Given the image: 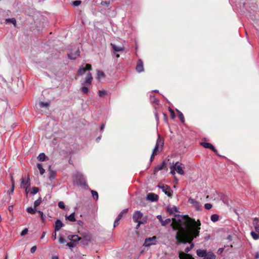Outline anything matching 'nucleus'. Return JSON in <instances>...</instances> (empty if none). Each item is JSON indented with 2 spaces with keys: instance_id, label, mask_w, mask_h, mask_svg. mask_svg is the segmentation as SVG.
Returning a JSON list of instances; mask_svg holds the SVG:
<instances>
[{
  "instance_id": "nucleus-27",
  "label": "nucleus",
  "mask_w": 259,
  "mask_h": 259,
  "mask_svg": "<svg viewBox=\"0 0 259 259\" xmlns=\"http://www.w3.org/2000/svg\"><path fill=\"white\" fill-rule=\"evenodd\" d=\"M7 23H12L15 27L16 26L17 22L15 18H8L6 20Z\"/></svg>"
},
{
  "instance_id": "nucleus-8",
  "label": "nucleus",
  "mask_w": 259,
  "mask_h": 259,
  "mask_svg": "<svg viewBox=\"0 0 259 259\" xmlns=\"http://www.w3.org/2000/svg\"><path fill=\"white\" fill-rule=\"evenodd\" d=\"M92 69V66L91 64H86L85 66L81 65L77 71L78 75H81L84 73L86 70H91Z\"/></svg>"
},
{
  "instance_id": "nucleus-40",
  "label": "nucleus",
  "mask_w": 259,
  "mask_h": 259,
  "mask_svg": "<svg viewBox=\"0 0 259 259\" xmlns=\"http://www.w3.org/2000/svg\"><path fill=\"white\" fill-rule=\"evenodd\" d=\"M58 206L60 208H65V204L62 201H60L59 203H58Z\"/></svg>"
},
{
  "instance_id": "nucleus-3",
  "label": "nucleus",
  "mask_w": 259,
  "mask_h": 259,
  "mask_svg": "<svg viewBox=\"0 0 259 259\" xmlns=\"http://www.w3.org/2000/svg\"><path fill=\"white\" fill-rule=\"evenodd\" d=\"M184 168V165L182 163L177 162L170 166V174L174 175L176 172H177L180 175H183L184 173L183 170Z\"/></svg>"
},
{
  "instance_id": "nucleus-2",
  "label": "nucleus",
  "mask_w": 259,
  "mask_h": 259,
  "mask_svg": "<svg viewBox=\"0 0 259 259\" xmlns=\"http://www.w3.org/2000/svg\"><path fill=\"white\" fill-rule=\"evenodd\" d=\"M30 178L28 177L27 178L22 177L21 178V187L25 189L26 197L32 195V189L30 187Z\"/></svg>"
},
{
  "instance_id": "nucleus-56",
  "label": "nucleus",
  "mask_w": 259,
  "mask_h": 259,
  "mask_svg": "<svg viewBox=\"0 0 259 259\" xmlns=\"http://www.w3.org/2000/svg\"><path fill=\"white\" fill-rule=\"evenodd\" d=\"M255 258L257 259L259 258V253L258 252H256L255 253Z\"/></svg>"
},
{
  "instance_id": "nucleus-58",
  "label": "nucleus",
  "mask_w": 259,
  "mask_h": 259,
  "mask_svg": "<svg viewBox=\"0 0 259 259\" xmlns=\"http://www.w3.org/2000/svg\"><path fill=\"white\" fill-rule=\"evenodd\" d=\"M67 245L70 247H73V245L71 243H68Z\"/></svg>"
},
{
  "instance_id": "nucleus-10",
  "label": "nucleus",
  "mask_w": 259,
  "mask_h": 259,
  "mask_svg": "<svg viewBox=\"0 0 259 259\" xmlns=\"http://www.w3.org/2000/svg\"><path fill=\"white\" fill-rule=\"evenodd\" d=\"M79 49H76L74 50V52L70 53L68 54V58L71 60H74L76 59L79 56Z\"/></svg>"
},
{
  "instance_id": "nucleus-64",
  "label": "nucleus",
  "mask_w": 259,
  "mask_h": 259,
  "mask_svg": "<svg viewBox=\"0 0 259 259\" xmlns=\"http://www.w3.org/2000/svg\"><path fill=\"white\" fill-rule=\"evenodd\" d=\"M36 249V247L35 246H33V252Z\"/></svg>"
},
{
  "instance_id": "nucleus-33",
  "label": "nucleus",
  "mask_w": 259,
  "mask_h": 259,
  "mask_svg": "<svg viewBox=\"0 0 259 259\" xmlns=\"http://www.w3.org/2000/svg\"><path fill=\"white\" fill-rule=\"evenodd\" d=\"M39 105L42 108H48L49 106V103L48 102H40Z\"/></svg>"
},
{
  "instance_id": "nucleus-6",
  "label": "nucleus",
  "mask_w": 259,
  "mask_h": 259,
  "mask_svg": "<svg viewBox=\"0 0 259 259\" xmlns=\"http://www.w3.org/2000/svg\"><path fill=\"white\" fill-rule=\"evenodd\" d=\"M43 19L42 16H40L39 20L36 19L34 21L35 26L38 32L41 31L44 27V21H42V20Z\"/></svg>"
},
{
  "instance_id": "nucleus-28",
  "label": "nucleus",
  "mask_w": 259,
  "mask_h": 259,
  "mask_svg": "<svg viewBox=\"0 0 259 259\" xmlns=\"http://www.w3.org/2000/svg\"><path fill=\"white\" fill-rule=\"evenodd\" d=\"M68 239L74 241H77L79 239V237L77 235L69 236Z\"/></svg>"
},
{
  "instance_id": "nucleus-48",
  "label": "nucleus",
  "mask_w": 259,
  "mask_h": 259,
  "mask_svg": "<svg viewBox=\"0 0 259 259\" xmlns=\"http://www.w3.org/2000/svg\"><path fill=\"white\" fill-rule=\"evenodd\" d=\"M169 112L170 113L171 118H174L175 117V113H174V111L172 110L171 109H169Z\"/></svg>"
},
{
  "instance_id": "nucleus-31",
  "label": "nucleus",
  "mask_w": 259,
  "mask_h": 259,
  "mask_svg": "<svg viewBox=\"0 0 259 259\" xmlns=\"http://www.w3.org/2000/svg\"><path fill=\"white\" fill-rule=\"evenodd\" d=\"M41 202H42V198L41 197H39L37 200L35 201V202H34L33 205H34V207H36V206L39 205V204L41 203Z\"/></svg>"
},
{
  "instance_id": "nucleus-57",
  "label": "nucleus",
  "mask_w": 259,
  "mask_h": 259,
  "mask_svg": "<svg viewBox=\"0 0 259 259\" xmlns=\"http://www.w3.org/2000/svg\"><path fill=\"white\" fill-rule=\"evenodd\" d=\"M39 213L40 214V216H41V218L42 219H44V218H43V213L42 211H39Z\"/></svg>"
},
{
  "instance_id": "nucleus-12",
  "label": "nucleus",
  "mask_w": 259,
  "mask_h": 259,
  "mask_svg": "<svg viewBox=\"0 0 259 259\" xmlns=\"http://www.w3.org/2000/svg\"><path fill=\"white\" fill-rule=\"evenodd\" d=\"M207 251L204 249H198L196 251L197 255L201 257H205Z\"/></svg>"
},
{
  "instance_id": "nucleus-13",
  "label": "nucleus",
  "mask_w": 259,
  "mask_h": 259,
  "mask_svg": "<svg viewBox=\"0 0 259 259\" xmlns=\"http://www.w3.org/2000/svg\"><path fill=\"white\" fill-rule=\"evenodd\" d=\"M63 224L62 222L59 220H57L55 222V231H58L61 229V228L63 227Z\"/></svg>"
},
{
  "instance_id": "nucleus-51",
  "label": "nucleus",
  "mask_w": 259,
  "mask_h": 259,
  "mask_svg": "<svg viewBox=\"0 0 259 259\" xmlns=\"http://www.w3.org/2000/svg\"><path fill=\"white\" fill-rule=\"evenodd\" d=\"M56 232V231L54 232L52 234V238L53 239V240H55L57 238V234Z\"/></svg>"
},
{
  "instance_id": "nucleus-34",
  "label": "nucleus",
  "mask_w": 259,
  "mask_h": 259,
  "mask_svg": "<svg viewBox=\"0 0 259 259\" xmlns=\"http://www.w3.org/2000/svg\"><path fill=\"white\" fill-rule=\"evenodd\" d=\"M171 222V220L170 219H166L165 220L163 221L161 224L162 226H164Z\"/></svg>"
},
{
  "instance_id": "nucleus-54",
  "label": "nucleus",
  "mask_w": 259,
  "mask_h": 259,
  "mask_svg": "<svg viewBox=\"0 0 259 259\" xmlns=\"http://www.w3.org/2000/svg\"><path fill=\"white\" fill-rule=\"evenodd\" d=\"M122 217H121V214H118V215L117 216V218L116 219V221H117V222H119L120 219H121Z\"/></svg>"
},
{
  "instance_id": "nucleus-38",
  "label": "nucleus",
  "mask_w": 259,
  "mask_h": 259,
  "mask_svg": "<svg viewBox=\"0 0 259 259\" xmlns=\"http://www.w3.org/2000/svg\"><path fill=\"white\" fill-rule=\"evenodd\" d=\"M106 94V92L104 90L99 91L98 92V95L100 97H103Z\"/></svg>"
},
{
  "instance_id": "nucleus-5",
  "label": "nucleus",
  "mask_w": 259,
  "mask_h": 259,
  "mask_svg": "<svg viewBox=\"0 0 259 259\" xmlns=\"http://www.w3.org/2000/svg\"><path fill=\"white\" fill-rule=\"evenodd\" d=\"M143 213L140 211H137L134 213L133 219L135 222L138 223L137 227H139L140 226V225L143 223V222H142L141 221Z\"/></svg>"
},
{
  "instance_id": "nucleus-29",
  "label": "nucleus",
  "mask_w": 259,
  "mask_h": 259,
  "mask_svg": "<svg viewBox=\"0 0 259 259\" xmlns=\"http://www.w3.org/2000/svg\"><path fill=\"white\" fill-rule=\"evenodd\" d=\"M250 235L254 240H257L259 239V235L253 231L251 232Z\"/></svg>"
},
{
  "instance_id": "nucleus-60",
  "label": "nucleus",
  "mask_w": 259,
  "mask_h": 259,
  "mask_svg": "<svg viewBox=\"0 0 259 259\" xmlns=\"http://www.w3.org/2000/svg\"><path fill=\"white\" fill-rule=\"evenodd\" d=\"M223 248H220L219 249V251H220V252H223Z\"/></svg>"
},
{
  "instance_id": "nucleus-19",
  "label": "nucleus",
  "mask_w": 259,
  "mask_h": 259,
  "mask_svg": "<svg viewBox=\"0 0 259 259\" xmlns=\"http://www.w3.org/2000/svg\"><path fill=\"white\" fill-rule=\"evenodd\" d=\"M56 171L55 170H52L51 168V166L49 167V178L50 180H52L54 179L56 176Z\"/></svg>"
},
{
  "instance_id": "nucleus-50",
  "label": "nucleus",
  "mask_w": 259,
  "mask_h": 259,
  "mask_svg": "<svg viewBox=\"0 0 259 259\" xmlns=\"http://www.w3.org/2000/svg\"><path fill=\"white\" fill-rule=\"evenodd\" d=\"M38 192V188L33 187V195L36 194Z\"/></svg>"
},
{
  "instance_id": "nucleus-39",
  "label": "nucleus",
  "mask_w": 259,
  "mask_h": 259,
  "mask_svg": "<svg viewBox=\"0 0 259 259\" xmlns=\"http://www.w3.org/2000/svg\"><path fill=\"white\" fill-rule=\"evenodd\" d=\"M164 164H165L164 163H163L162 165L157 166L155 168V170L158 171V170H161L163 168Z\"/></svg>"
},
{
  "instance_id": "nucleus-32",
  "label": "nucleus",
  "mask_w": 259,
  "mask_h": 259,
  "mask_svg": "<svg viewBox=\"0 0 259 259\" xmlns=\"http://www.w3.org/2000/svg\"><path fill=\"white\" fill-rule=\"evenodd\" d=\"M210 219L213 222H217L219 220V216L215 214H213L211 216Z\"/></svg>"
},
{
  "instance_id": "nucleus-25",
  "label": "nucleus",
  "mask_w": 259,
  "mask_h": 259,
  "mask_svg": "<svg viewBox=\"0 0 259 259\" xmlns=\"http://www.w3.org/2000/svg\"><path fill=\"white\" fill-rule=\"evenodd\" d=\"M36 166L39 170L40 174L42 175L45 172V169L43 168L42 164L41 163H37Z\"/></svg>"
},
{
  "instance_id": "nucleus-24",
  "label": "nucleus",
  "mask_w": 259,
  "mask_h": 259,
  "mask_svg": "<svg viewBox=\"0 0 259 259\" xmlns=\"http://www.w3.org/2000/svg\"><path fill=\"white\" fill-rule=\"evenodd\" d=\"M47 157L44 153H40L37 157V159L39 161H44L46 160Z\"/></svg>"
},
{
  "instance_id": "nucleus-14",
  "label": "nucleus",
  "mask_w": 259,
  "mask_h": 259,
  "mask_svg": "<svg viewBox=\"0 0 259 259\" xmlns=\"http://www.w3.org/2000/svg\"><path fill=\"white\" fill-rule=\"evenodd\" d=\"M136 70L138 72H141L144 70L143 62L140 60L138 61Z\"/></svg>"
},
{
  "instance_id": "nucleus-11",
  "label": "nucleus",
  "mask_w": 259,
  "mask_h": 259,
  "mask_svg": "<svg viewBox=\"0 0 259 259\" xmlns=\"http://www.w3.org/2000/svg\"><path fill=\"white\" fill-rule=\"evenodd\" d=\"M92 80V75L91 73H89L86 75L85 80L83 82L82 84L86 85L87 86H89L91 84Z\"/></svg>"
},
{
  "instance_id": "nucleus-16",
  "label": "nucleus",
  "mask_w": 259,
  "mask_h": 259,
  "mask_svg": "<svg viewBox=\"0 0 259 259\" xmlns=\"http://www.w3.org/2000/svg\"><path fill=\"white\" fill-rule=\"evenodd\" d=\"M189 202L194 205V206L197 209H199L200 205L199 203L193 198H190L189 199Z\"/></svg>"
},
{
  "instance_id": "nucleus-61",
  "label": "nucleus",
  "mask_w": 259,
  "mask_h": 259,
  "mask_svg": "<svg viewBox=\"0 0 259 259\" xmlns=\"http://www.w3.org/2000/svg\"><path fill=\"white\" fill-rule=\"evenodd\" d=\"M9 210L10 211H11L12 210V206L9 207Z\"/></svg>"
},
{
  "instance_id": "nucleus-44",
  "label": "nucleus",
  "mask_w": 259,
  "mask_h": 259,
  "mask_svg": "<svg viewBox=\"0 0 259 259\" xmlns=\"http://www.w3.org/2000/svg\"><path fill=\"white\" fill-rule=\"evenodd\" d=\"M26 210L28 213L32 214V207L30 206L27 207Z\"/></svg>"
},
{
  "instance_id": "nucleus-30",
  "label": "nucleus",
  "mask_w": 259,
  "mask_h": 259,
  "mask_svg": "<svg viewBox=\"0 0 259 259\" xmlns=\"http://www.w3.org/2000/svg\"><path fill=\"white\" fill-rule=\"evenodd\" d=\"M176 111L178 113L179 117L180 118L181 121L182 122H184L185 120H184V117L182 113L181 112H180L179 110H178V109L176 110Z\"/></svg>"
},
{
  "instance_id": "nucleus-63",
  "label": "nucleus",
  "mask_w": 259,
  "mask_h": 259,
  "mask_svg": "<svg viewBox=\"0 0 259 259\" xmlns=\"http://www.w3.org/2000/svg\"><path fill=\"white\" fill-rule=\"evenodd\" d=\"M78 176L80 177L81 179H83V178L81 175L78 174Z\"/></svg>"
},
{
  "instance_id": "nucleus-20",
  "label": "nucleus",
  "mask_w": 259,
  "mask_h": 259,
  "mask_svg": "<svg viewBox=\"0 0 259 259\" xmlns=\"http://www.w3.org/2000/svg\"><path fill=\"white\" fill-rule=\"evenodd\" d=\"M215 255L211 251L207 252L206 255L204 259H215Z\"/></svg>"
},
{
  "instance_id": "nucleus-43",
  "label": "nucleus",
  "mask_w": 259,
  "mask_h": 259,
  "mask_svg": "<svg viewBox=\"0 0 259 259\" xmlns=\"http://www.w3.org/2000/svg\"><path fill=\"white\" fill-rule=\"evenodd\" d=\"M81 4V1H75L73 2V5L74 6H78Z\"/></svg>"
},
{
  "instance_id": "nucleus-21",
  "label": "nucleus",
  "mask_w": 259,
  "mask_h": 259,
  "mask_svg": "<svg viewBox=\"0 0 259 259\" xmlns=\"http://www.w3.org/2000/svg\"><path fill=\"white\" fill-rule=\"evenodd\" d=\"M111 46L115 52H121L124 50V47L123 46H117L115 45L112 44H111Z\"/></svg>"
},
{
  "instance_id": "nucleus-42",
  "label": "nucleus",
  "mask_w": 259,
  "mask_h": 259,
  "mask_svg": "<svg viewBox=\"0 0 259 259\" xmlns=\"http://www.w3.org/2000/svg\"><path fill=\"white\" fill-rule=\"evenodd\" d=\"M28 233V229L27 228L24 229L21 232V235L24 236L26 235Z\"/></svg>"
},
{
  "instance_id": "nucleus-62",
  "label": "nucleus",
  "mask_w": 259,
  "mask_h": 259,
  "mask_svg": "<svg viewBox=\"0 0 259 259\" xmlns=\"http://www.w3.org/2000/svg\"><path fill=\"white\" fill-rule=\"evenodd\" d=\"M104 124H103V125H102L101 127V130H103L104 129Z\"/></svg>"
},
{
  "instance_id": "nucleus-55",
  "label": "nucleus",
  "mask_w": 259,
  "mask_h": 259,
  "mask_svg": "<svg viewBox=\"0 0 259 259\" xmlns=\"http://www.w3.org/2000/svg\"><path fill=\"white\" fill-rule=\"evenodd\" d=\"M118 225V222H117V221L115 220L114 222V227H115L116 226H117V225Z\"/></svg>"
},
{
  "instance_id": "nucleus-35",
  "label": "nucleus",
  "mask_w": 259,
  "mask_h": 259,
  "mask_svg": "<svg viewBox=\"0 0 259 259\" xmlns=\"http://www.w3.org/2000/svg\"><path fill=\"white\" fill-rule=\"evenodd\" d=\"M91 192H92V196H93V198L96 200L98 199V193L96 191H93V190H92L91 191Z\"/></svg>"
},
{
  "instance_id": "nucleus-41",
  "label": "nucleus",
  "mask_w": 259,
  "mask_h": 259,
  "mask_svg": "<svg viewBox=\"0 0 259 259\" xmlns=\"http://www.w3.org/2000/svg\"><path fill=\"white\" fill-rule=\"evenodd\" d=\"M204 207L205 209L209 210L212 207V205L210 203H206L204 205Z\"/></svg>"
},
{
  "instance_id": "nucleus-52",
  "label": "nucleus",
  "mask_w": 259,
  "mask_h": 259,
  "mask_svg": "<svg viewBox=\"0 0 259 259\" xmlns=\"http://www.w3.org/2000/svg\"><path fill=\"white\" fill-rule=\"evenodd\" d=\"M122 217H121V214H118V215L117 216V218L116 219V221H117V222H119L120 219H121Z\"/></svg>"
},
{
  "instance_id": "nucleus-1",
  "label": "nucleus",
  "mask_w": 259,
  "mask_h": 259,
  "mask_svg": "<svg viewBox=\"0 0 259 259\" xmlns=\"http://www.w3.org/2000/svg\"><path fill=\"white\" fill-rule=\"evenodd\" d=\"M171 225L174 230H177L176 239L178 243L190 244V246L185 249V253L190 251L194 246L192 240L199 234L201 226L199 220L195 221L186 215H178L172 219Z\"/></svg>"
},
{
  "instance_id": "nucleus-17",
  "label": "nucleus",
  "mask_w": 259,
  "mask_h": 259,
  "mask_svg": "<svg viewBox=\"0 0 259 259\" xmlns=\"http://www.w3.org/2000/svg\"><path fill=\"white\" fill-rule=\"evenodd\" d=\"M147 199H148L150 201H154L157 200L158 196L157 195H156L155 194L149 193L148 194H147Z\"/></svg>"
},
{
  "instance_id": "nucleus-26",
  "label": "nucleus",
  "mask_w": 259,
  "mask_h": 259,
  "mask_svg": "<svg viewBox=\"0 0 259 259\" xmlns=\"http://www.w3.org/2000/svg\"><path fill=\"white\" fill-rule=\"evenodd\" d=\"M66 218L69 221L71 222H75V213L72 212L70 215H66Z\"/></svg>"
},
{
  "instance_id": "nucleus-18",
  "label": "nucleus",
  "mask_w": 259,
  "mask_h": 259,
  "mask_svg": "<svg viewBox=\"0 0 259 259\" xmlns=\"http://www.w3.org/2000/svg\"><path fill=\"white\" fill-rule=\"evenodd\" d=\"M201 144L202 146H203L205 148H208V149H211L214 152L217 151L216 150L214 149V147L213 146V145H212L211 144H210L209 143L203 142V143H201Z\"/></svg>"
},
{
  "instance_id": "nucleus-37",
  "label": "nucleus",
  "mask_w": 259,
  "mask_h": 259,
  "mask_svg": "<svg viewBox=\"0 0 259 259\" xmlns=\"http://www.w3.org/2000/svg\"><path fill=\"white\" fill-rule=\"evenodd\" d=\"M11 181L12 183V188H11V189L10 190H9L8 191L9 194L13 193V192H14V181H13L12 178H11Z\"/></svg>"
},
{
  "instance_id": "nucleus-7",
  "label": "nucleus",
  "mask_w": 259,
  "mask_h": 259,
  "mask_svg": "<svg viewBox=\"0 0 259 259\" xmlns=\"http://www.w3.org/2000/svg\"><path fill=\"white\" fill-rule=\"evenodd\" d=\"M156 237L155 236H153L152 237L146 239L144 243V246L145 247H148L153 245H155L156 244Z\"/></svg>"
},
{
  "instance_id": "nucleus-49",
  "label": "nucleus",
  "mask_w": 259,
  "mask_h": 259,
  "mask_svg": "<svg viewBox=\"0 0 259 259\" xmlns=\"http://www.w3.org/2000/svg\"><path fill=\"white\" fill-rule=\"evenodd\" d=\"M127 212V209H123L119 214H121V217H122L123 214L126 213Z\"/></svg>"
},
{
  "instance_id": "nucleus-15",
  "label": "nucleus",
  "mask_w": 259,
  "mask_h": 259,
  "mask_svg": "<svg viewBox=\"0 0 259 259\" xmlns=\"http://www.w3.org/2000/svg\"><path fill=\"white\" fill-rule=\"evenodd\" d=\"M253 225L255 231L259 233V221L257 218H254L253 221Z\"/></svg>"
},
{
  "instance_id": "nucleus-22",
  "label": "nucleus",
  "mask_w": 259,
  "mask_h": 259,
  "mask_svg": "<svg viewBox=\"0 0 259 259\" xmlns=\"http://www.w3.org/2000/svg\"><path fill=\"white\" fill-rule=\"evenodd\" d=\"M167 211L169 214H174L178 211L177 208L175 206H173L172 207L168 206L167 207Z\"/></svg>"
},
{
  "instance_id": "nucleus-4",
  "label": "nucleus",
  "mask_w": 259,
  "mask_h": 259,
  "mask_svg": "<svg viewBox=\"0 0 259 259\" xmlns=\"http://www.w3.org/2000/svg\"><path fill=\"white\" fill-rule=\"evenodd\" d=\"M163 145V140L159 137L157 140L155 148L153 150V152L151 157V159L153 158L155 155L159 153L162 150Z\"/></svg>"
},
{
  "instance_id": "nucleus-59",
  "label": "nucleus",
  "mask_w": 259,
  "mask_h": 259,
  "mask_svg": "<svg viewBox=\"0 0 259 259\" xmlns=\"http://www.w3.org/2000/svg\"><path fill=\"white\" fill-rule=\"evenodd\" d=\"M52 259H58V257L57 256H53Z\"/></svg>"
},
{
  "instance_id": "nucleus-53",
  "label": "nucleus",
  "mask_w": 259,
  "mask_h": 259,
  "mask_svg": "<svg viewBox=\"0 0 259 259\" xmlns=\"http://www.w3.org/2000/svg\"><path fill=\"white\" fill-rule=\"evenodd\" d=\"M122 217H121V214H118V215L117 216V218L116 219V221H117V222H119L120 219H121Z\"/></svg>"
},
{
  "instance_id": "nucleus-46",
  "label": "nucleus",
  "mask_w": 259,
  "mask_h": 259,
  "mask_svg": "<svg viewBox=\"0 0 259 259\" xmlns=\"http://www.w3.org/2000/svg\"><path fill=\"white\" fill-rule=\"evenodd\" d=\"M101 5L105 6H108L109 3L107 1H103L101 2Z\"/></svg>"
},
{
  "instance_id": "nucleus-45",
  "label": "nucleus",
  "mask_w": 259,
  "mask_h": 259,
  "mask_svg": "<svg viewBox=\"0 0 259 259\" xmlns=\"http://www.w3.org/2000/svg\"><path fill=\"white\" fill-rule=\"evenodd\" d=\"M65 242V240L62 237H59V242L60 243H64Z\"/></svg>"
},
{
  "instance_id": "nucleus-36",
  "label": "nucleus",
  "mask_w": 259,
  "mask_h": 259,
  "mask_svg": "<svg viewBox=\"0 0 259 259\" xmlns=\"http://www.w3.org/2000/svg\"><path fill=\"white\" fill-rule=\"evenodd\" d=\"M81 91L84 94H87L89 92L88 87H83L81 88Z\"/></svg>"
},
{
  "instance_id": "nucleus-23",
  "label": "nucleus",
  "mask_w": 259,
  "mask_h": 259,
  "mask_svg": "<svg viewBox=\"0 0 259 259\" xmlns=\"http://www.w3.org/2000/svg\"><path fill=\"white\" fill-rule=\"evenodd\" d=\"M105 77V73L102 71L97 70V79L99 80L104 78Z\"/></svg>"
},
{
  "instance_id": "nucleus-9",
  "label": "nucleus",
  "mask_w": 259,
  "mask_h": 259,
  "mask_svg": "<svg viewBox=\"0 0 259 259\" xmlns=\"http://www.w3.org/2000/svg\"><path fill=\"white\" fill-rule=\"evenodd\" d=\"M158 187L161 188L163 192L168 196L170 197L172 195V191L170 188L167 185H159Z\"/></svg>"
},
{
  "instance_id": "nucleus-47",
  "label": "nucleus",
  "mask_w": 259,
  "mask_h": 259,
  "mask_svg": "<svg viewBox=\"0 0 259 259\" xmlns=\"http://www.w3.org/2000/svg\"><path fill=\"white\" fill-rule=\"evenodd\" d=\"M157 218L158 219L161 224H162V222L163 221L162 218V216L161 215H158L157 216Z\"/></svg>"
}]
</instances>
